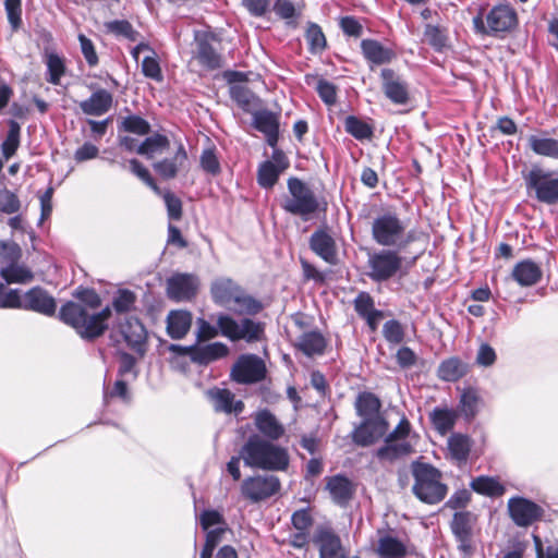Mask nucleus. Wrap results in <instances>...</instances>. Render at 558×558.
I'll return each mask as SVG.
<instances>
[{"mask_svg":"<svg viewBox=\"0 0 558 558\" xmlns=\"http://www.w3.org/2000/svg\"><path fill=\"white\" fill-rule=\"evenodd\" d=\"M75 298L84 305L72 301L66 302L60 308V319L71 326L84 340L92 341L99 338L108 328L111 306L90 314L88 310H97L101 305L100 296L93 289H78Z\"/></svg>","mask_w":558,"mask_h":558,"instance_id":"obj_1","label":"nucleus"},{"mask_svg":"<svg viewBox=\"0 0 558 558\" xmlns=\"http://www.w3.org/2000/svg\"><path fill=\"white\" fill-rule=\"evenodd\" d=\"M241 457L246 466L265 471H284L289 465L288 451L274 442L251 435L241 447Z\"/></svg>","mask_w":558,"mask_h":558,"instance_id":"obj_2","label":"nucleus"},{"mask_svg":"<svg viewBox=\"0 0 558 558\" xmlns=\"http://www.w3.org/2000/svg\"><path fill=\"white\" fill-rule=\"evenodd\" d=\"M210 295L215 304L232 310L239 315H257L264 304L228 277L215 279L210 286Z\"/></svg>","mask_w":558,"mask_h":558,"instance_id":"obj_3","label":"nucleus"},{"mask_svg":"<svg viewBox=\"0 0 558 558\" xmlns=\"http://www.w3.org/2000/svg\"><path fill=\"white\" fill-rule=\"evenodd\" d=\"M518 25L515 10L509 4H497L486 14L481 8L477 15L473 17L475 33L487 36H500L511 32Z\"/></svg>","mask_w":558,"mask_h":558,"instance_id":"obj_4","label":"nucleus"},{"mask_svg":"<svg viewBox=\"0 0 558 558\" xmlns=\"http://www.w3.org/2000/svg\"><path fill=\"white\" fill-rule=\"evenodd\" d=\"M289 196L282 202V209L307 221L318 209L319 202L314 191L298 178L288 180Z\"/></svg>","mask_w":558,"mask_h":558,"instance_id":"obj_5","label":"nucleus"},{"mask_svg":"<svg viewBox=\"0 0 558 558\" xmlns=\"http://www.w3.org/2000/svg\"><path fill=\"white\" fill-rule=\"evenodd\" d=\"M216 323L220 335L233 342L244 340L247 343H254L260 341L265 335V324L251 318L238 322L229 314L220 313L217 315Z\"/></svg>","mask_w":558,"mask_h":558,"instance_id":"obj_6","label":"nucleus"},{"mask_svg":"<svg viewBox=\"0 0 558 558\" xmlns=\"http://www.w3.org/2000/svg\"><path fill=\"white\" fill-rule=\"evenodd\" d=\"M526 190L542 204H558V174L549 169L534 166L523 175Z\"/></svg>","mask_w":558,"mask_h":558,"instance_id":"obj_7","label":"nucleus"},{"mask_svg":"<svg viewBox=\"0 0 558 558\" xmlns=\"http://www.w3.org/2000/svg\"><path fill=\"white\" fill-rule=\"evenodd\" d=\"M109 338L113 345H118L123 340L130 349L142 353L144 352L147 332L138 318L125 316L123 319H117Z\"/></svg>","mask_w":558,"mask_h":558,"instance_id":"obj_8","label":"nucleus"},{"mask_svg":"<svg viewBox=\"0 0 558 558\" xmlns=\"http://www.w3.org/2000/svg\"><path fill=\"white\" fill-rule=\"evenodd\" d=\"M217 44H219V39L214 33L195 32L193 58L207 71L219 70L223 66V56L216 47Z\"/></svg>","mask_w":558,"mask_h":558,"instance_id":"obj_9","label":"nucleus"},{"mask_svg":"<svg viewBox=\"0 0 558 558\" xmlns=\"http://www.w3.org/2000/svg\"><path fill=\"white\" fill-rule=\"evenodd\" d=\"M410 433V423L402 418L396 428L385 439V446L377 450L376 456L380 460L393 461L412 452L411 445L407 441Z\"/></svg>","mask_w":558,"mask_h":558,"instance_id":"obj_10","label":"nucleus"},{"mask_svg":"<svg viewBox=\"0 0 558 558\" xmlns=\"http://www.w3.org/2000/svg\"><path fill=\"white\" fill-rule=\"evenodd\" d=\"M280 487L281 483L275 475H255L242 482L241 494L251 502H259L275 496Z\"/></svg>","mask_w":558,"mask_h":558,"instance_id":"obj_11","label":"nucleus"},{"mask_svg":"<svg viewBox=\"0 0 558 558\" xmlns=\"http://www.w3.org/2000/svg\"><path fill=\"white\" fill-rule=\"evenodd\" d=\"M265 362L256 354L241 355L231 369V377L238 384L248 385L262 381L266 377Z\"/></svg>","mask_w":558,"mask_h":558,"instance_id":"obj_12","label":"nucleus"},{"mask_svg":"<svg viewBox=\"0 0 558 558\" xmlns=\"http://www.w3.org/2000/svg\"><path fill=\"white\" fill-rule=\"evenodd\" d=\"M440 480L439 470L421 462V502L435 505L446 497L448 487Z\"/></svg>","mask_w":558,"mask_h":558,"instance_id":"obj_13","label":"nucleus"},{"mask_svg":"<svg viewBox=\"0 0 558 558\" xmlns=\"http://www.w3.org/2000/svg\"><path fill=\"white\" fill-rule=\"evenodd\" d=\"M15 304L14 308L33 311L46 316L54 315L57 310L54 298L41 287H34L24 294L16 289Z\"/></svg>","mask_w":558,"mask_h":558,"instance_id":"obj_14","label":"nucleus"},{"mask_svg":"<svg viewBox=\"0 0 558 558\" xmlns=\"http://www.w3.org/2000/svg\"><path fill=\"white\" fill-rule=\"evenodd\" d=\"M199 278L194 274L175 272L167 279V296L175 302L192 301L198 291Z\"/></svg>","mask_w":558,"mask_h":558,"instance_id":"obj_15","label":"nucleus"},{"mask_svg":"<svg viewBox=\"0 0 558 558\" xmlns=\"http://www.w3.org/2000/svg\"><path fill=\"white\" fill-rule=\"evenodd\" d=\"M313 543L317 547L319 558H349V548L342 544L341 537L331 527H317Z\"/></svg>","mask_w":558,"mask_h":558,"instance_id":"obj_16","label":"nucleus"},{"mask_svg":"<svg viewBox=\"0 0 558 558\" xmlns=\"http://www.w3.org/2000/svg\"><path fill=\"white\" fill-rule=\"evenodd\" d=\"M372 232L378 244L390 246L402 240L404 226L396 216L387 214L374 220Z\"/></svg>","mask_w":558,"mask_h":558,"instance_id":"obj_17","label":"nucleus"},{"mask_svg":"<svg viewBox=\"0 0 558 558\" xmlns=\"http://www.w3.org/2000/svg\"><path fill=\"white\" fill-rule=\"evenodd\" d=\"M510 518L518 526H529L543 515V509L536 502L524 497H512L508 500Z\"/></svg>","mask_w":558,"mask_h":558,"instance_id":"obj_18","label":"nucleus"},{"mask_svg":"<svg viewBox=\"0 0 558 558\" xmlns=\"http://www.w3.org/2000/svg\"><path fill=\"white\" fill-rule=\"evenodd\" d=\"M326 490L335 505L344 508L353 499L356 485L347 476L336 474L326 477Z\"/></svg>","mask_w":558,"mask_h":558,"instance_id":"obj_19","label":"nucleus"},{"mask_svg":"<svg viewBox=\"0 0 558 558\" xmlns=\"http://www.w3.org/2000/svg\"><path fill=\"white\" fill-rule=\"evenodd\" d=\"M388 430V423L381 417L363 420L353 430V441L362 447L369 446L383 437Z\"/></svg>","mask_w":558,"mask_h":558,"instance_id":"obj_20","label":"nucleus"},{"mask_svg":"<svg viewBox=\"0 0 558 558\" xmlns=\"http://www.w3.org/2000/svg\"><path fill=\"white\" fill-rule=\"evenodd\" d=\"M369 276L376 281L387 280L392 277L400 267V259L396 253L383 251L369 258Z\"/></svg>","mask_w":558,"mask_h":558,"instance_id":"obj_21","label":"nucleus"},{"mask_svg":"<svg viewBox=\"0 0 558 558\" xmlns=\"http://www.w3.org/2000/svg\"><path fill=\"white\" fill-rule=\"evenodd\" d=\"M253 126L266 136L267 144L275 148L279 140V116L267 110L253 113Z\"/></svg>","mask_w":558,"mask_h":558,"instance_id":"obj_22","label":"nucleus"},{"mask_svg":"<svg viewBox=\"0 0 558 558\" xmlns=\"http://www.w3.org/2000/svg\"><path fill=\"white\" fill-rule=\"evenodd\" d=\"M311 250L330 265L337 263V247L333 238L324 229L316 230L310 238Z\"/></svg>","mask_w":558,"mask_h":558,"instance_id":"obj_23","label":"nucleus"},{"mask_svg":"<svg viewBox=\"0 0 558 558\" xmlns=\"http://www.w3.org/2000/svg\"><path fill=\"white\" fill-rule=\"evenodd\" d=\"M383 89L385 95L395 104L403 105L408 101V85L402 81L393 70L383 69Z\"/></svg>","mask_w":558,"mask_h":558,"instance_id":"obj_24","label":"nucleus"},{"mask_svg":"<svg viewBox=\"0 0 558 558\" xmlns=\"http://www.w3.org/2000/svg\"><path fill=\"white\" fill-rule=\"evenodd\" d=\"M473 446L472 438L462 433H452L447 439L448 458L458 465L465 464Z\"/></svg>","mask_w":558,"mask_h":558,"instance_id":"obj_25","label":"nucleus"},{"mask_svg":"<svg viewBox=\"0 0 558 558\" xmlns=\"http://www.w3.org/2000/svg\"><path fill=\"white\" fill-rule=\"evenodd\" d=\"M112 104V94L107 89L98 88L89 98L80 102V108L84 114L100 117L111 109Z\"/></svg>","mask_w":558,"mask_h":558,"instance_id":"obj_26","label":"nucleus"},{"mask_svg":"<svg viewBox=\"0 0 558 558\" xmlns=\"http://www.w3.org/2000/svg\"><path fill=\"white\" fill-rule=\"evenodd\" d=\"M295 348L307 357L320 356L328 345L327 339L318 330H311L299 336Z\"/></svg>","mask_w":558,"mask_h":558,"instance_id":"obj_27","label":"nucleus"},{"mask_svg":"<svg viewBox=\"0 0 558 558\" xmlns=\"http://www.w3.org/2000/svg\"><path fill=\"white\" fill-rule=\"evenodd\" d=\"M257 430L269 441L278 440L284 434L283 425L269 410H260L254 416Z\"/></svg>","mask_w":558,"mask_h":558,"instance_id":"obj_28","label":"nucleus"},{"mask_svg":"<svg viewBox=\"0 0 558 558\" xmlns=\"http://www.w3.org/2000/svg\"><path fill=\"white\" fill-rule=\"evenodd\" d=\"M229 354V348L222 342L208 344H194L192 362L198 365H208Z\"/></svg>","mask_w":558,"mask_h":558,"instance_id":"obj_29","label":"nucleus"},{"mask_svg":"<svg viewBox=\"0 0 558 558\" xmlns=\"http://www.w3.org/2000/svg\"><path fill=\"white\" fill-rule=\"evenodd\" d=\"M543 276L541 267L531 259L517 263L511 271L512 279L521 287L536 284Z\"/></svg>","mask_w":558,"mask_h":558,"instance_id":"obj_30","label":"nucleus"},{"mask_svg":"<svg viewBox=\"0 0 558 558\" xmlns=\"http://www.w3.org/2000/svg\"><path fill=\"white\" fill-rule=\"evenodd\" d=\"M192 314L184 310L170 311L167 316V332L172 339L184 338L192 326Z\"/></svg>","mask_w":558,"mask_h":558,"instance_id":"obj_31","label":"nucleus"},{"mask_svg":"<svg viewBox=\"0 0 558 558\" xmlns=\"http://www.w3.org/2000/svg\"><path fill=\"white\" fill-rule=\"evenodd\" d=\"M187 160V153L182 144H179L178 149L172 158H165L160 161L153 163L154 170L166 180L173 179L179 171V168Z\"/></svg>","mask_w":558,"mask_h":558,"instance_id":"obj_32","label":"nucleus"},{"mask_svg":"<svg viewBox=\"0 0 558 558\" xmlns=\"http://www.w3.org/2000/svg\"><path fill=\"white\" fill-rule=\"evenodd\" d=\"M457 420L458 412L447 407H436L429 413V421L433 427L441 436L447 435L453 429Z\"/></svg>","mask_w":558,"mask_h":558,"instance_id":"obj_33","label":"nucleus"},{"mask_svg":"<svg viewBox=\"0 0 558 558\" xmlns=\"http://www.w3.org/2000/svg\"><path fill=\"white\" fill-rule=\"evenodd\" d=\"M361 49L364 58L373 64H385L392 60L395 57L390 48L383 46L379 41L374 39H363L361 41Z\"/></svg>","mask_w":558,"mask_h":558,"instance_id":"obj_34","label":"nucleus"},{"mask_svg":"<svg viewBox=\"0 0 558 558\" xmlns=\"http://www.w3.org/2000/svg\"><path fill=\"white\" fill-rule=\"evenodd\" d=\"M376 553L379 558H404L407 555V547L397 537L385 534L378 538Z\"/></svg>","mask_w":558,"mask_h":558,"instance_id":"obj_35","label":"nucleus"},{"mask_svg":"<svg viewBox=\"0 0 558 558\" xmlns=\"http://www.w3.org/2000/svg\"><path fill=\"white\" fill-rule=\"evenodd\" d=\"M424 40L438 52L449 48L448 29L441 24L428 23L424 29Z\"/></svg>","mask_w":558,"mask_h":558,"instance_id":"obj_36","label":"nucleus"},{"mask_svg":"<svg viewBox=\"0 0 558 558\" xmlns=\"http://www.w3.org/2000/svg\"><path fill=\"white\" fill-rule=\"evenodd\" d=\"M476 522L477 515L475 513L466 510L456 511L450 523L452 534L468 538V535H473Z\"/></svg>","mask_w":558,"mask_h":558,"instance_id":"obj_37","label":"nucleus"},{"mask_svg":"<svg viewBox=\"0 0 558 558\" xmlns=\"http://www.w3.org/2000/svg\"><path fill=\"white\" fill-rule=\"evenodd\" d=\"M170 142L166 135L155 133L146 137L137 147L136 153L150 159L169 148Z\"/></svg>","mask_w":558,"mask_h":558,"instance_id":"obj_38","label":"nucleus"},{"mask_svg":"<svg viewBox=\"0 0 558 558\" xmlns=\"http://www.w3.org/2000/svg\"><path fill=\"white\" fill-rule=\"evenodd\" d=\"M437 373L445 381H457L468 373V365L459 357H450L440 363Z\"/></svg>","mask_w":558,"mask_h":558,"instance_id":"obj_39","label":"nucleus"},{"mask_svg":"<svg viewBox=\"0 0 558 558\" xmlns=\"http://www.w3.org/2000/svg\"><path fill=\"white\" fill-rule=\"evenodd\" d=\"M470 486L475 493L489 497H499L505 493V487L497 478L484 475L473 478Z\"/></svg>","mask_w":558,"mask_h":558,"instance_id":"obj_40","label":"nucleus"},{"mask_svg":"<svg viewBox=\"0 0 558 558\" xmlns=\"http://www.w3.org/2000/svg\"><path fill=\"white\" fill-rule=\"evenodd\" d=\"M379 408V399L371 392H362L356 398V413L364 420L378 417Z\"/></svg>","mask_w":558,"mask_h":558,"instance_id":"obj_41","label":"nucleus"},{"mask_svg":"<svg viewBox=\"0 0 558 558\" xmlns=\"http://www.w3.org/2000/svg\"><path fill=\"white\" fill-rule=\"evenodd\" d=\"M529 147L536 155L558 159V140L556 138L531 135Z\"/></svg>","mask_w":558,"mask_h":558,"instance_id":"obj_42","label":"nucleus"},{"mask_svg":"<svg viewBox=\"0 0 558 558\" xmlns=\"http://www.w3.org/2000/svg\"><path fill=\"white\" fill-rule=\"evenodd\" d=\"M0 274L7 283H27L34 278L29 268L17 263L2 267Z\"/></svg>","mask_w":558,"mask_h":558,"instance_id":"obj_43","label":"nucleus"},{"mask_svg":"<svg viewBox=\"0 0 558 558\" xmlns=\"http://www.w3.org/2000/svg\"><path fill=\"white\" fill-rule=\"evenodd\" d=\"M344 130L359 141L369 140L373 136V128L355 116H348L345 118Z\"/></svg>","mask_w":558,"mask_h":558,"instance_id":"obj_44","label":"nucleus"},{"mask_svg":"<svg viewBox=\"0 0 558 558\" xmlns=\"http://www.w3.org/2000/svg\"><path fill=\"white\" fill-rule=\"evenodd\" d=\"M287 167L282 165L281 169L271 161L263 162L258 168L257 182L264 189H271L278 181L280 172Z\"/></svg>","mask_w":558,"mask_h":558,"instance_id":"obj_45","label":"nucleus"},{"mask_svg":"<svg viewBox=\"0 0 558 558\" xmlns=\"http://www.w3.org/2000/svg\"><path fill=\"white\" fill-rule=\"evenodd\" d=\"M46 81L52 85H59L61 77L65 73L63 59L54 52L48 53L46 57Z\"/></svg>","mask_w":558,"mask_h":558,"instance_id":"obj_46","label":"nucleus"},{"mask_svg":"<svg viewBox=\"0 0 558 558\" xmlns=\"http://www.w3.org/2000/svg\"><path fill=\"white\" fill-rule=\"evenodd\" d=\"M119 130L143 136L150 132V124L141 116L129 114L121 119Z\"/></svg>","mask_w":558,"mask_h":558,"instance_id":"obj_47","label":"nucleus"},{"mask_svg":"<svg viewBox=\"0 0 558 558\" xmlns=\"http://www.w3.org/2000/svg\"><path fill=\"white\" fill-rule=\"evenodd\" d=\"M305 39L308 45V50L316 54L325 50L327 41L322 31V27L316 23H308Z\"/></svg>","mask_w":558,"mask_h":558,"instance_id":"obj_48","label":"nucleus"},{"mask_svg":"<svg viewBox=\"0 0 558 558\" xmlns=\"http://www.w3.org/2000/svg\"><path fill=\"white\" fill-rule=\"evenodd\" d=\"M135 302L136 294L133 291L120 289L112 299L111 311L114 310L118 315L126 314L134 308Z\"/></svg>","mask_w":558,"mask_h":558,"instance_id":"obj_49","label":"nucleus"},{"mask_svg":"<svg viewBox=\"0 0 558 558\" xmlns=\"http://www.w3.org/2000/svg\"><path fill=\"white\" fill-rule=\"evenodd\" d=\"M480 398L474 389H465L460 396L459 410L466 418H473L478 410Z\"/></svg>","mask_w":558,"mask_h":558,"instance_id":"obj_50","label":"nucleus"},{"mask_svg":"<svg viewBox=\"0 0 558 558\" xmlns=\"http://www.w3.org/2000/svg\"><path fill=\"white\" fill-rule=\"evenodd\" d=\"M108 32L124 37L130 41H136L140 33L135 31L132 24L126 20H116L106 24Z\"/></svg>","mask_w":558,"mask_h":558,"instance_id":"obj_51","label":"nucleus"},{"mask_svg":"<svg viewBox=\"0 0 558 558\" xmlns=\"http://www.w3.org/2000/svg\"><path fill=\"white\" fill-rule=\"evenodd\" d=\"M214 408L217 412H232L233 393L228 389H216L210 391Z\"/></svg>","mask_w":558,"mask_h":558,"instance_id":"obj_52","label":"nucleus"},{"mask_svg":"<svg viewBox=\"0 0 558 558\" xmlns=\"http://www.w3.org/2000/svg\"><path fill=\"white\" fill-rule=\"evenodd\" d=\"M21 247L12 241H0V262L10 265L17 263L21 258Z\"/></svg>","mask_w":558,"mask_h":558,"instance_id":"obj_53","label":"nucleus"},{"mask_svg":"<svg viewBox=\"0 0 558 558\" xmlns=\"http://www.w3.org/2000/svg\"><path fill=\"white\" fill-rule=\"evenodd\" d=\"M20 126L15 121H11L10 130L5 141L2 143V154L5 158H10L19 147Z\"/></svg>","mask_w":558,"mask_h":558,"instance_id":"obj_54","label":"nucleus"},{"mask_svg":"<svg viewBox=\"0 0 558 558\" xmlns=\"http://www.w3.org/2000/svg\"><path fill=\"white\" fill-rule=\"evenodd\" d=\"M199 163L202 169L208 174L217 175L221 171L220 162L216 155L215 148L204 149L201 155Z\"/></svg>","mask_w":558,"mask_h":558,"instance_id":"obj_55","label":"nucleus"},{"mask_svg":"<svg viewBox=\"0 0 558 558\" xmlns=\"http://www.w3.org/2000/svg\"><path fill=\"white\" fill-rule=\"evenodd\" d=\"M159 196H162L166 207L168 217L171 220H180L182 218V202L181 199L175 196L170 191H161V194H158Z\"/></svg>","mask_w":558,"mask_h":558,"instance_id":"obj_56","label":"nucleus"},{"mask_svg":"<svg viewBox=\"0 0 558 558\" xmlns=\"http://www.w3.org/2000/svg\"><path fill=\"white\" fill-rule=\"evenodd\" d=\"M129 163L131 171L137 178H140L146 185H148L156 194H161V190L156 184L149 171L137 159H131Z\"/></svg>","mask_w":558,"mask_h":558,"instance_id":"obj_57","label":"nucleus"},{"mask_svg":"<svg viewBox=\"0 0 558 558\" xmlns=\"http://www.w3.org/2000/svg\"><path fill=\"white\" fill-rule=\"evenodd\" d=\"M472 498L471 490L461 488L456 490L445 502V507L451 510H462L468 507Z\"/></svg>","mask_w":558,"mask_h":558,"instance_id":"obj_58","label":"nucleus"},{"mask_svg":"<svg viewBox=\"0 0 558 558\" xmlns=\"http://www.w3.org/2000/svg\"><path fill=\"white\" fill-rule=\"evenodd\" d=\"M20 199L14 193L7 189L0 190V211L15 214L20 210Z\"/></svg>","mask_w":558,"mask_h":558,"instance_id":"obj_59","label":"nucleus"},{"mask_svg":"<svg viewBox=\"0 0 558 558\" xmlns=\"http://www.w3.org/2000/svg\"><path fill=\"white\" fill-rule=\"evenodd\" d=\"M231 98L244 110L252 105L254 94L245 86L235 85L230 88Z\"/></svg>","mask_w":558,"mask_h":558,"instance_id":"obj_60","label":"nucleus"},{"mask_svg":"<svg viewBox=\"0 0 558 558\" xmlns=\"http://www.w3.org/2000/svg\"><path fill=\"white\" fill-rule=\"evenodd\" d=\"M4 8L12 29L16 31L22 24L21 0H4Z\"/></svg>","mask_w":558,"mask_h":558,"instance_id":"obj_61","label":"nucleus"},{"mask_svg":"<svg viewBox=\"0 0 558 558\" xmlns=\"http://www.w3.org/2000/svg\"><path fill=\"white\" fill-rule=\"evenodd\" d=\"M383 335L390 343H400L403 340V328L398 320L391 319L385 323Z\"/></svg>","mask_w":558,"mask_h":558,"instance_id":"obj_62","label":"nucleus"},{"mask_svg":"<svg viewBox=\"0 0 558 558\" xmlns=\"http://www.w3.org/2000/svg\"><path fill=\"white\" fill-rule=\"evenodd\" d=\"M316 90L322 98V100L328 105L332 106L337 101V88L336 86L326 81V80H319L317 82Z\"/></svg>","mask_w":558,"mask_h":558,"instance_id":"obj_63","label":"nucleus"},{"mask_svg":"<svg viewBox=\"0 0 558 558\" xmlns=\"http://www.w3.org/2000/svg\"><path fill=\"white\" fill-rule=\"evenodd\" d=\"M354 310L360 317H363L376 308L374 300L367 292H360L354 299Z\"/></svg>","mask_w":558,"mask_h":558,"instance_id":"obj_64","label":"nucleus"}]
</instances>
